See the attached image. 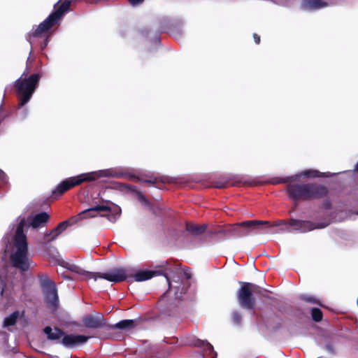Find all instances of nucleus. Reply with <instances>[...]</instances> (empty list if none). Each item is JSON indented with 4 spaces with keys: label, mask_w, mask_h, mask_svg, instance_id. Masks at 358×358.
Masks as SVG:
<instances>
[{
    "label": "nucleus",
    "mask_w": 358,
    "mask_h": 358,
    "mask_svg": "<svg viewBox=\"0 0 358 358\" xmlns=\"http://www.w3.org/2000/svg\"><path fill=\"white\" fill-rule=\"evenodd\" d=\"M28 114V110L27 108H24L22 113L20 114V117L22 120H24L26 118L27 115Z\"/></svg>",
    "instance_id": "31"
},
{
    "label": "nucleus",
    "mask_w": 358,
    "mask_h": 358,
    "mask_svg": "<svg viewBox=\"0 0 358 358\" xmlns=\"http://www.w3.org/2000/svg\"><path fill=\"white\" fill-rule=\"evenodd\" d=\"M215 186H216L217 187L221 188V187H224V185L217 184Z\"/></svg>",
    "instance_id": "35"
},
{
    "label": "nucleus",
    "mask_w": 358,
    "mask_h": 358,
    "mask_svg": "<svg viewBox=\"0 0 358 358\" xmlns=\"http://www.w3.org/2000/svg\"><path fill=\"white\" fill-rule=\"evenodd\" d=\"M46 302L52 307L58 304V294L56 286L43 291Z\"/></svg>",
    "instance_id": "19"
},
{
    "label": "nucleus",
    "mask_w": 358,
    "mask_h": 358,
    "mask_svg": "<svg viewBox=\"0 0 358 358\" xmlns=\"http://www.w3.org/2000/svg\"><path fill=\"white\" fill-rule=\"evenodd\" d=\"M329 224L328 220H325L321 222L314 223L310 221L292 219L289 222V227L293 230L299 232H308L315 229H322Z\"/></svg>",
    "instance_id": "11"
},
{
    "label": "nucleus",
    "mask_w": 358,
    "mask_h": 358,
    "mask_svg": "<svg viewBox=\"0 0 358 358\" xmlns=\"http://www.w3.org/2000/svg\"><path fill=\"white\" fill-rule=\"evenodd\" d=\"M90 337L83 335H66L62 340V344L66 348H75L87 341Z\"/></svg>",
    "instance_id": "12"
},
{
    "label": "nucleus",
    "mask_w": 358,
    "mask_h": 358,
    "mask_svg": "<svg viewBox=\"0 0 358 358\" xmlns=\"http://www.w3.org/2000/svg\"><path fill=\"white\" fill-rule=\"evenodd\" d=\"M311 314L313 320L315 322H320L322 319V313L319 308H313Z\"/></svg>",
    "instance_id": "26"
},
{
    "label": "nucleus",
    "mask_w": 358,
    "mask_h": 358,
    "mask_svg": "<svg viewBox=\"0 0 358 358\" xmlns=\"http://www.w3.org/2000/svg\"><path fill=\"white\" fill-rule=\"evenodd\" d=\"M167 264V262H162L160 264L154 265L152 270H140L135 273H134L132 270L131 278L136 282H142L150 280L155 276L164 275L168 282L169 288L171 289V282L166 273Z\"/></svg>",
    "instance_id": "9"
},
{
    "label": "nucleus",
    "mask_w": 358,
    "mask_h": 358,
    "mask_svg": "<svg viewBox=\"0 0 358 358\" xmlns=\"http://www.w3.org/2000/svg\"><path fill=\"white\" fill-rule=\"evenodd\" d=\"M85 327L92 329H97L104 325L103 317L101 314L96 315H88L83 320Z\"/></svg>",
    "instance_id": "15"
},
{
    "label": "nucleus",
    "mask_w": 358,
    "mask_h": 358,
    "mask_svg": "<svg viewBox=\"0 0 358 358\" xmlns=\"http://www.w3.org/2000/svg\"><path fill=\"white\" fill-rule=\"evenodd\" d=\"M176 298L179 299V300H182V292H180V295H178V293L176 292Z\"/></svg>",
    "instance_id": "34"
},
{
    "label": "nucleus",
    "mask_w": 358,
    "mask_h": 358,
    "mask_svg": "<svg viewBox=\"0 0 358 358\" xmlns=\"http://www.w3.org/2000/svg\"><path fill=\"white\" fill-rule=\"evenodd\" d=\"M5 180V173L0 170V181H4Z\"/></svg>",
    "instance_id": "33"
},
{
    "label": "nucleus",
    "mask_w": 358,
    "mask_h": 358,
    "mask_svg": "<svg viewBox=\"0 0 358 358\" xmlns=\"http://www.w3.org/2000/svg\"><path fill=\"white\" fill-rule=\"evenodd\" d=\"M281 221L277 222L274 224H270L266 221L250 220L237 224V227H241L243 230L240 231L239 236H248L252 233L259 234H278L283 231L282 229H278V227L282 224Z\"/></svg>",
    "instance_id": "6"
},
{
    "label": "nucleus",
    "mask_w": 358,
    "mask_h": 358,
    "mask_svg": "<svg viewBox=\"0 0 358 358\" xmlns=\"http://www.w3.org/2000/svg\"><path fill=\"white\" fill-rule=\"evenodd\" d=\"M272 1L277 3V0H271Z\"/></svg>",
    "instance_id": "38"
},
{
    "label": "nucleus",
    "mask_w": 358,
    "mask_h": 358,
    "mask_svg": "<svg viewBox=\"0 0 358 358\" xmlns=\"http://www.w3.org/2000/svg\"><path fill=\"white\" fill-rule=\"evenodd\" d=\"M186 229L193 235H200L206 229V225H198L194 224H187Z\"/></svg>",
    "instance_id": "21"
},
{
    "label": "nucleus",
    "mask_w": 358,
    "mask_h": 358,
    "mask_svg": "<svg viewBox=\"0 0 358 358\" xmlns=\"http://www.w3.org/2000/svg\"><path fill=\"white\" fill-rule=\"evenodd\" d=\"M43 331L48 338L51 341H57L63 336V331L58 328L52 329L50 327H46Z\"/></svg>",
    "instance_id": "20"
},
{
    "label": "nucleus",
    "mask_w": 358,
    "mask_h": 358,
    "mask_svg": "<svg viewBox=\"0 0 358 358\" xmlns=\"http://www.w3.org/2000/svg\"><path fill=\"white\" fill-rule=\"evenodd\" d=\"M302 299L304 301H306V302H308V303H314V304H318L320 306H322V303H320L319 299H317L315 296L305 295V296H302Z\"/></svg>",
    "instance_id": "27"
},
{
    "label": "nucleus",
    "mask_w": 358,
    "mask_h": 358,
    "mask_svg": "<svg viewBox=\"0 0 358 358\" xmlns=\"http://www.w3.org/2000/svg\"><path fill=\"white\" fill-rule=\"evenodd\" d=\"M262 288L253 283L241 282V287L237 292L239 305L246 309H253L255 304L254 295H261Z\"/></svg>",
    "instance_id": "7"
},
{
    "label": "nucleus",
    "mask_w": 358,
    "mask_h": 358,
    "mask_svg": "<svg viewBox=\"0 0 358 358\" xmlns=\"http://www.w3.org/2000/svg\"><path fill=\"white\" fill-rule=\"evenodd\" d=\"M129 1L131 6H135L141 3L143 0H129Z\"/></svg>",
    "instance_id": "30"
},
{
    "label": "nucleus",
    "mask_w": 358,
    "mask_h": 358,
    "mask_svg": "<svg viewBox=\"0 0 358 358\" xmlns=\"http://www.w3.org/2000/svg\"><path fill=\"white\" fill-rule=\"evenodd\" d=\"M61 265L63 267L67 268L68 270H69L75 273L85 276L87 279H94V278H95V273L85 271L84 269H83L82 268H80V266H78L76 264L62 261L61 262Z\"/></svg>",
    "instance_id": "16"
},
{
    "label": "nucleus",
    "mask_w": 358,
    "mask_h": 358,
    "mask_svg": "<svg viewBox=\"0 0 358 358\" xmlns=\"http://www.w3.org/2000/svg\"><path fill=\"white\" fill-rule=\"evenodd\" d=\"M145 182H150V183H152V182H152V181H151V180H146Z\"/></svg>",
    "instance_id": "37"
},
{
    "label": "nucleus",
    "mask_w": 358,
    "mask_h": 358,
    "mask_svg": "<svg viewBox=\"0 0 358 358\" xmlns=\"http://www.w3.org/2000/svg\"><path fill=\"white\" fill-rule=\"evenodd\" d=\"M330 176V173H320L317 170L308 169L289 177L286 180L291 182L287 188L289 197L295 201H299L317 199L326 195L327 190L322 185L313 183L296 184L294 182L299 180L301 177L316 178Z\"/></svg>",
    "instance_id": "1"
},
{
    "label": "nucleus",
    "mask_w": 358,
    "mask_h": 358,
    "mask_svg": "<svg viewBox=\"0 0 358 358\" xmlns=\"http://www.w3.org/2000/svg\"><path fill=\"white\" fill-rule=\"evenodd\" d=\"M57 21L55 20L50 15L43 22H42L35 29L32 30L28 35L27 40L31 46L36 42L37 38H43L41 43V49H44L48 44V38L50 29Z\"/></svg>",
    "instance_id": "8"
},
{
    "label": "nucleus",
    "mask_w": 358,
    "mask_h": 358,
    "mask_svg": "<svg viewBox=\"0 0 358 358\" xmlns=\"http://www.w3.org/2000/svg\"><path fill=\"white\" fill-rule=\"evenodd\" d=\"M232 320L234 323L239 324L241 322V315L238 312L232 313Z\"/></svg>",
    "instance_id": "29"
},
{
    "label": "nucleus",
    "mask_w": 358,
    "mask_h": 358,
    "mask_svg": "<svg viewBox=\"0 0 358 358\" xmlns=\"http://www.w3.org/2000/svg\"><path fill=\"white\" fill-rule=\"evenodd\" d=\"M113 177L116 178H127L131 176L127 173L117 169H108L92 171L86 173H82L75 177L69 178L61 182L52 191V194H62L71 187L78 185L83 182L93 181L100 178Z\"/></svg>",
    "instance_id": "3"
},
{
    "label": "nucleus",
    "mask_w": 358,
    "mask_h": 358,
    "mask_svg": "<svg viewBox=\"0 0 358 358\" xmlns=\"http://www.w3.org/2000/svg\"><path fill=\"white\" fill-rule=\"evenodd\" d=\"M138 199L141 201V203L148 207H150V202L147 200V199L141 194V192H138Z\"/></svg>",
    "instance_id": "28"
},
{
    "label": "nucleus",
    "mask_w": 358,
    "mask_h": 358,
    "mask_svg": "<svg viewBox=\"0 0 358 358\" xmlns=\"http://www.w3.org/2000/svg\"><path fill=\"white\" fill-rule=\"evenodd\" d=\"M120 208L110 201H104L90 208L82 211L79 215L80 219L94 217L97 215L106 217L111 222H115L120 216Z\"/></svg>",
    "instance_id": "5"
},
{
    "label": "nucleus",
    "mask_w": 358,
    "mask_h": 358,
    "mask_svg": "<svg viewBox=\"0 0 358 358\" xmlns=\"http://www.w3.org/2000/svg\"><path fill=\"white\" fill-rule=\"evenodd\" d=\"M186 343L188 345H194V346L203 347L205 349L208 350H213V346L209 343H208L206 341H202V340L196 339L195 338H193L192 340H190L189 341H187Z\"/></svg>",
    "instance_id": "23"
},
{
    "label": "nucleus",
    "mask_w": 358,
    "mask_h": 358,
    "mask_svg": "<svg viewBox=\"0 0 358 358\" xmlns=\"http://www.w3.org/2000/svg\"><path fill=\"white\" fill-rule=\"evenodd\" d=\"M69 225L70 224L68 221H64L58 224L57 227H55L52 231L45 233L43 235L44 243H49L55 240L57 237L64 231H65Z\"/></svg>",
    "instance_id": "14"
},
{
    "label": "nucleus",
    "mask_w": 358,
    "mask_h": 358,
    "mask_svg": "<svg viewBox=\"0 0 358 358\" xmlns=\"http://www.w3.org/2000/svg\"><path fill=\"white\" fill-rule=\"evenodd\" d=\"M18 317H19V312L18 311L13 312L10 315H9L8 317L5 318V320L3 321V327H6L13 325L15 323Z\"/></svg>",
    "instance_id": "25"
},
{
    "label": "nucleus",
    "mask_w": 358,
    "mask_h": 358,
    "mask_svg": "<svg viewBox=\"0 0 358 358\" xmlns=\"http://www.w3.org/2000/svg\"><path fill=\"white\" fill-rule=\"evenodd\" d=\"M40 282L43 291L55 287V283L51 280L48 275H42L40 278Z\"/></svg>",
    "instance_id": "24"
},
{
    "label": "nucleus",
    "mask_w": 358,
    "mask_h": 358,
    "mask_svg": "<svg viewBox=\"0 0 358 358\" xmlns=\"http://www.w3.org/2000/svg\"><path fill=\"white\" fill-rule=\"evenodd\" d=\"M328 6L327 3L322 0H303L301 8L304 10H314Z\"/></svg>",
    "instance_id": "18"
},
{
    "label": "nucleus",
    "mask_w": 358,
    "mask_h": 358,
    "mask_svg": "<svg viewBox=\"0 0 358 358\" xmlns=\"http://www.w3.org/2000/svg\"><path fill=\"white\" fill-rule=\"evenodd\" d=\"M357 215H358V211H357Z\"/></svg>",
    "instance_id": "40"
},
{
    "label": "nucleus",
    "mask_w": 358,
    "mask_h": 358,
    "mask_svg": "<svg viewBox=\"0 0 358 358\" xmlns=\"http://www.w3.org/2000/svg\"><path fill=\"white\" fill-rule=\"evenodd\" d=\"M49 215L45 212H42L34 215L30 219L29 225L33 229L41 228L45 226L49 220Z\"/></svg>",
    "instance_id": "17"
},
{
    "label": "nucleus",
    "mask_w": 358,
    "mask_h": 358,
    "mask_svg": "<svg viewBox=\"0 0 358 358\" xmlns=\"http://www.w3.org/2000/svg\"><path fill=\"white\" fill-rule=\"evenodd\" d=\"M185 275L187 276V279L190 278V275L188 274L187 273L185 272Z\"/></svg>",
    "instance_id": "36"
},
{
    "label": "nucleus",
    "mask_w": 358,
    "mask_h": 358,
    "mask_svg": "<svg viewBox=\"0 0 358 358\" xmlns=\"http://www.w3.org/2000/svg\"><path fill=\"white\" fill-rule=\"evenodd\" d=\"M41 77L39 73H34L27 76V72L25 71L20 78L15 81L14 86L17 90L20 101L18 109L22 108L29 101Z\"/></svg>",
    "instance_id": "4"
},
{
    "label": "nucleus",
    "mask_w": 358,
    "mask_h": 358,
    "mask_svg": "<svg viewBox=\"0 0 358 358\" xmlns=\"http://www.w3.org/2000/svg\"><path fill=\"white\" fill-rule=\"evenodd\" d=\"M17 222L15 232L10 242V260L13 267L22 271H27L34 266V263L29 252L27 236L24 232V218L19 217Z\"/></svg>",
    "instance_id": "2"
},
{
    "label": "nucleus",
    "mask_w": 358,
    "mask_h": 358,
    "mask_svg": "<svg viewBox=\"0 0 358 358\" xmlns=\"http://www.w3.org/2000/svg\"><path fill=\"white\" fill-rule=\"evenodd\" d=\"M136 321L134 320H123L113 324V329H130L134 327Z\"/></svg>",
    "instance_id": "22"
},
{
    "label": "nucleus",
    "mask_w": 358,
    "mask_h": 358,
    "mask_svg": "<svg viewBox=\"0 0 358 358\" xmlns=\"http://www.w3.org/2000/svg\"><path fill=\"white\" fill-rule=\"evenodd\" d=\"M253 37H254V39H255V42L257 44H259V42H260V37H259L257 34H255L253 35Z\"/></svg>",
    "instance_id": "32"
},
{
    "label": "nucleus",
    "mask_w": 358,
    "mask_h": 358,
    "mask_svg": "<svg viewBox=\"0 0 358 358\" xmlns=\"http://www.w3.org/2000/svg\"><path fill=\"white\" fill-rule=\"evenodd\" d=\"M213 358H216L215 357H213Z\"/></svg>",
    "instance_id": "39"
},
{
    "label": "nucleus",
    "mask_w": 358,
    "mask_h": 358,
    "mask_svg": "<svg viewBox=\"0 0 358 358\" xmlns=\"http://www.w3.org/2000/svg\"><path fill=\"white\" fill-rule=\"evenodd\" d=\"M8 269H12V266L8 265L4 257H2L0 260V294L1 296L3 294L6 282H8L10 278L8 275Z\"/></svg>",
    "instance_id": "13"
},
{
    "label": "nucleus",
    "mask_w": 358,
    "mask_h": 358,
    "mask_svg": "<svg viewBox=\"0 0 358 358\" xmlns=\"http://www.w3.org/2000/svg\"><path fill=\"white\" fill-rule=\"evenodd\" d=\"M132 276V268H115L107 272H96L94 280L99 278L106 280L112 282H119L131 278Z\"/></svg>",
    "instance_id": "10"
}]
</instances>
